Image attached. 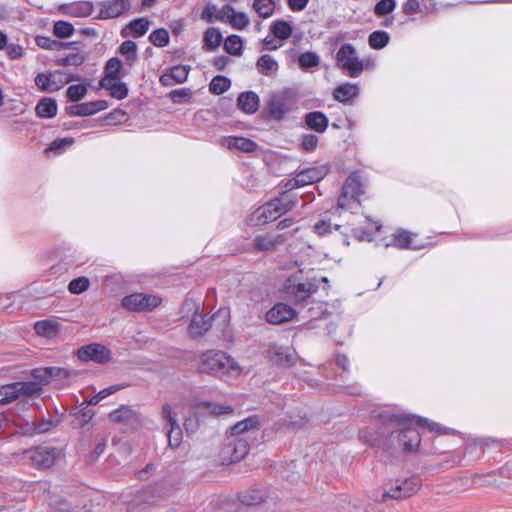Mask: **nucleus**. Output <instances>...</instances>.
<instances>
[{
    "label": "nucleus",
    "instance_id": "55",
    "mask_svg": "<svg viewBox=\"0 0 512 512\" xmlns=\"http://www.w3.org/2000/svg\"><path fill=\"white\" fill-rule=\"evenodd\" d=\"M396 8V0H379L373 9L374 15L378 18L391 14Z\"/></svg>",
    "mask_w": 512,
    "mask_h": 512
},
{
    "label": "nucleus",
    "instance_id": "32",
    "mask_svg": "<svg viewBox=\"0 0 512 512\" xmlns=\"http://www.w3.org/2000/svg\"><path fill=\"white\" fill-rule=\"evenodd\" d=\"M266 498V491L259 488H250L238 494L239 501L247 506L258 505L264 502Z\"/></svg>",
    "mask_w": 512,
    "mask_h": 512
},
{
    "label": "nucleus",
    "instance_id": "49",
    "mask_svg": "<svg viewBox=\"0 0 512 512\" xmlns=\"http://www.w3.org/2000/svg\"><path fill=\"white\" fill-rule=\"evenodd\" d=\"M319 63H320L319 56L315 52H312V51H307V52L301 53L298 57L299 67L304 71H307L311 68L317 67L319 65Z\"/></svg>",
    "mask_w": 512,
    "mask_h": 512
},
{
    "label": "nucleus",
    "instance_id": "4",
    "mask_svg": "<svg viewBox=\"0 0 512 512\" xmlns=\"http://www.w3.org/2000/svg\"><path fill=\"white\" fill-rule=\"evenodd\" d=\"M319 280L316 278L301 281L297 275L288 277L284 282V292L296 304L309 299L319 288Z\"/></svg>",
    "mask_w": 512,
    "mask_h": 512
},
{
    "label": "nucleus",
    "instance_id": "20",
    "mask_svg": "<svg viewBox=\"0 0 512 512\" xmlns=\"http://www.w3.org/2000/svg\"><path fill=\"white\" fill-rule=\"evenodd\" d=\"M189 71L190 66L188 65H175L167 69L166 72L160 76L159 82L164 87L182 84L187 80Z\"/></svg>",
    "mask_w": 512,
    "mask_h": 512
},
{
    "label": "nucleus",
    "instance_id": "48",
    "mask_svg": "<svg viewBox=\"0 0 512 512\" xmlns=\"http://www.w3.org/2000/svg\"><path fill=\"white\" fill-rule=\"evenodd\" d=\"M252 8L261 18H269L275 10L274 0H254Z\"/></svg>",
    "mask_w": 512,
    "mask_h": 512
},
{
    "label": "nucleus",
    "instance_id": "8",
    "mask_svg": "<svg viewBox=\"0 0 512 512\" xmlns=\"http://www.w3.org/2000/svg\"><path fill=\"white\" fill-rule=\"evenodd\" d=\"M336 64L351 78H357L362 74V63L355 47L350 43H345L339 48L336 53Z\"/></svg>",
    "mask_w": 512,
    "mask_h": 512
},
{
    "label": "nucleus",
    "instance_id": "17",
    "mask_svg": "<svg viewBox=\"0 0 512 512\" xmlns=\"http://www.w3.org/2000/svg\"><path fill=\"white\" fill-rule=\"evenodd\" d=\"M297 315L296 310L290 305L278 302L270 308L265 314V320L272 325H281L292 319Z\"/></svg>",
    "mask_w": 512,
    "mask_h": 512
},
{
    "label": "nucleus",
    "instance_id": "22",
    "mask_svg": "<svg viewBox=\"0 0 512 512\" xmlns=\"http://www.w3.org/2000/svg\"><path fill=\"white\" fill-rule=\"evenodd\" d=\"M413 234L404 230L398 229L395 233L391 235V241L386 244L387 247L394 246L399 249H411V250H421L427 247L428 243H415L412 238Z\"/></svg>",
    "mask_w": 512,
    "mask_h": 512
},
{
    "label": "nucleus",
    "instance_id": "9",
    "mask_svg": "<svg viewBox=\"0 0 512 512\" xmlns=\"http://www.w3.org/2000/svg\"><path fill=\"white\" fill-rule=\"evenodd\" d=\"M364 194V184L360 171H353L345 180L337 204L342 209H347L350 202H359V197Z\"/></svg>",
    "mask_w": 512,
    "mask_h": 512
},
{
    "label": "nucleus",
    "instance_id": "16",
    "mask_svg": "<svg viewBox=\"0 0 512 512\" xmlns=\"http://www.w3.org/2000/svg\"><path fill=\"white\" fill-rule=\"evenodd\" d=\"M100 12L96 19L107 20L121 16L131 8L130 0H104L98 3Z\"/></svg>",
    "mask_w": 512,
    "mask_h": 512
},
{
    "label": "nucleus",
    "instance_id": "10",
    "mask_svg": "<svg viewBox=\"0 0 512 512\" xmlns=\"http://www.w3.org/2000/svg\"><path fill=\"white\" fill-rule=\"evenodd\" d=\"M24 458L37 469H48L53 466L59 456V450L50 446H36L24 450Z\"/></svg>",
    "mask_w": 512,
    "mask_h": 512
},
{
    "label": "nucleus",
    "instance_id": "41",
    "mask_svg": "<svg viewBox=\"0 0 512 512\" xmlns=\"http://www.w3.org/2000/svg\"><path fill=\"white\" fill-rule=\"evenodd\" d=\"M16 382L0 386V406L7 405L20 397Z\"/></svg>",
    "mask_w": 512,
    "mask_h": 512
},
{
    "label": "nucleus",
    "instance_id": "33",
    "mask_svg": "<svg viewBox=\"0 0 512 512\" xmlns=\"http://www.w3.org/2000/svg\"><path fill=\"white\" fill-rule=\"evenodd\" d=\"M57 102L54 98L43 97L35 107V113L40 118H53L57 115Z\"/></svg>",
    "mask_w": 512,
    "mask_h": 512
},
{
    "label": "nucleus",
    "instance_id": "38",
    "mask_svg": "<svg viewBox=\"0 0 512 512\" xmlns=\"http://www.w3.org/2000/svg\"><path fill=\"white\" fill-rule=\"evenodd\" d=\"M270 32L279 40H287L293 33V27L290 22L277 19L271 23Z\"/></svg>",
    "mask_w": 512,
    "mask_h": 512
},
{
    "label": "nucleus",
    "instance_id": "54",
    "mask_svg": "<svg viewBox=\"0 0 512 512\" xmlns=\"http://www.w3.org/2000/svg\"><path fill=\"white\" fill-rule=\"evenodd\" d=\"M86 60V54H81V53H70L69 55L65 56V57H62V58H58L54 61L55 65H58V66H63V67H67V66H80L82 65Z\"/></svg>",
    "mask_w": 512,
    "mask_h": 512
},
{
    "label": "nucleus",
    "instance_id": "26",
    "mask_svg": "<svg viewBox=\"0 0 512 512\" xmlns=\"http://www.w3.org/2000/svg\"><path fill=\"white\" fill-rule=\"evenodd\" d=\"M359 92L357 84L346 82L334 88L332 96L340 103L351 104L359 96Z\"/></svg>",
    "mask_w": 512,
    "mask_h": 512
},
{
    "label": "nucleus",
    "instance_id": "42",
    "mask_svg": "<svg viewBox=\"0 0 512 512\" xmlns=\"http://www.w3.org/2000/svg\"><path fill=\"white\" fill-rule=\"evenodd\" d=\"M416 422H421V428H426L430 432H435L438 435H456L458 432L452 428L445 427L437 422H433L428 418L419 416Z\"/></svg>",
    "mask_w": 512,
    "mask_h": 512
},
{
    "label": "nucleus",
    "instance_id": "37",
    "mask_svg": "<svg viewBox=\"0 0 512 512\" xmlns=\"http://www.w3.org/2000/svg\"><path fill=\"white\" fill-rule=\"evenodd\" d=\"M256 67L259 73L264 76H272L276 74L279 69L278 62L269 54L260 56L256 62Z\"/></svg>",
    "mask_w": 512,
    "mask_h": 512
},
{
    "label": "nucleus",
    "instance_id": "3",
    "mask_svg": "<svg viewBox=\"0 0 512 512\" xmlns=\"http://www.w3.org/2000/svg\"><path fill=\"white\" fill-rule=\"evenodd\" d=\"M295 102L296 92L291 88H284L281 91L270 94V98L262 113L267 118L280 122L293 110Z\"/></svg>",
    "mask_w": 512,
    "mask_h": 512
},
{
    "label": "nucleus",
    "instance_id": "27",
    "mask_svg": "<svg viewBox=\"0 0 512 512\" xmlns=\"http://www.w3.org/2000/svg\"><path fill=\"white\" fill-rule=\"evenodd\" d=\"M305 126L317 133H324L329 126V119L322 111H311L303 117Z\"/></svg>",
    "mask_w": 512,
    "mask_h": 512
},
{
    "label": "nucleus",
    "instance_id": "45",
    "mask_svg": "<svg viewBox=\"0 0 512 512\" xmlns=\"http://www.w3.org/2000/svg\"><path fill=\"white\" fill-rule=\"evenodd\" d=\"M226 53L232 56H241L243 54V40L239 35H229L223 45Z\"/></svg>",
    "mask_w": 512,
    "mask_h": 512
},
{
    "label": "nucleus",
    "instance_id": "50",
    "mask_svg": "<svg viewBox=\"0 0 512 512\" xmlns=\"http://www.w3.org/2000/svg\"><path fill=\"white\" fill-rule=\"evenodd\" d=\"M20 395L24 396H33L35 394L40 393L42 390L41 385L43 382H40V380L37 381H18L16 382Z\"/></svg>",
    "mask_w": 512,
    "mask_h": 512
},
{
    "label": "nucleus",
    "instance_id": "30",
    "mask_svg": "<svg viewBox=\"0 0 512 512\" xmlns=\"http://www.w3.org/2000/svg\"><path fill=\"white\" fill-rule=\"evenodd\" d=\"M129 72L123 68V63L120 58H110L104 66V77L102 79L121 80Z\"/></svg>",
    "mask_w": 512,
    "mask_h": 512
},
{
    "label": "nucleus",
    "instance_id": "43",
    "mask_svg": "<svg viewBox=\"0 0 512 512\" xmlns=\"http://www.w3.org/2000/svg\"><path fill=\"white\" fill-rule=\"evenodd\" d=\"M166 435L168 438V446L172 449L178 448L182 443V430L177 421H173L171 425H165Z\"/></svg>",
    "mask_w": 512,
    "mask_h": 512
},
{
    "label": "nucleus",
    "instance_id": "56",
    "mask_svg": "<svg viewBox=\"0 0 512 512\" xmlns=\"http://www.w3.org/2000/svg\"><path fill=\"white\" fill-rule=\"evenodd\" d=\"M149 41L156 47H165L169 44V32L165 28H158L149 35Z\"/></svg>",
    "mask_w": 512,
    "mask_h": 512
},
{
    "label": "nucleus",
    "instance_id": "59",
    "mask_svg": "<svg viewBox=\"0 0 512 512\" xmlns=\"http://www.w3.org/2000/svg\"><path fill=\"white\" fill-rule=\"evenodd\" d=\"M228 22L234 28L243 30L249 25V18L244 12H235L233 15H228Z\"/></svg>",
    "mask_w": 512,
    "mask_h": 512
},
{
    "label": "nucleus",
    "instance_id": "29",
    "mask_svg": "<svg viewBox=\"0 0 512 512\" xmlns=\"http://www.w3.org/2000/svg\"><path fill=\"white\" fill-rule=\"evenodd\" d=\"M259 427V416L251 415L233 425L230 428L231 434L229 436L248 437L247 434L253 432L255 429H259Z\"/></svg>",
    "mask_w": 512,
    "mask_h": 512
},
{
    "label": "nucleus",
    "instance_id": "25",
    "mask_svg": "<svg viewBox=\"0 0 512 512\" xmlns=\"http://www.w3.org/2000/svg\"><path fill=\"white\" fill-rule=\"evenodd\" d=\"M93 3L91 1H78L69 4H63L59 7L62 14L71 17H88L93 13Z\"/></svg>",
    "mask_w": 512,
    "mask_h": 512
},
{
    "label": "nucleus",
    "instance_id": "39",
    "mask_svg": "<svg viewBox=\"0 0 512 512\" xmlns=\"http://www.w3.org/2000/svg\"><path fill=\"white\" fill-rule=\"evenodd\" d=\"M59 323L53 320H40L34 324L37 335L42 337H55L59 332Z\"/></svg>",
    "mask_w": 512,
    "mask_h": 512
},
{
    "label": "nucleus",
    "instance_id": "7",
    "mask_svg": "<svg viewBox=\"0 0 512 512\" xmlns=\"http://www.w3.org/2000/svg\"><path fill=\"white\" fill-rule=\"evenodd\" d=\"M297 197L283 192L280 197L274 198L263 206V211L259 216V220L263 224L271 222L291 211L297 204Z\"/></svg>",
    "mask_w": 512,
    "mask_h": 512
},
{
    "label": "nucleus",
    "instance_id": "13",
    "mask_svg": "<svg viewBox=\"0 0 512 512\" xmlns=\"http://www.w3.org/2000/svg\"><path fill=\"white\" fill-rule=\"evenodd\" d=\"M31 375L34 379L40 380L44 385L49 384L51 381H58L61 385H65L66 381L76 376V371H71L63 367H39L32 370Z\"/></svg>",
    "mask_w": 512,
    "mask_h": 512
},
{
    "label": "nucleus",
    "instance_id": "64",
    "mask_svg": "<svg viewBox=\"0 0 512 512\" xmlns=\"http://www.w3.org/2000/svg\"><path fill=\"white\" fill-rule=\"evenodd\" d=\"M54 512H74L72 505L64 498H56L50 503Z\"/></svg>",
    "mask_w": 512,
    "mask_h": 512
},
{
    "label": "nucleus",
    "instance_id": "11",
    "mask_svg": "<svg viewBox=\"0 0 512 512\" xmlns=\"http://www.w3.org/2000/svg\"><path fill=\"white\" fill-rule=\"evenodd\" d=\"M161 302L162 299L157 295L132 293L122 298L121 305L128 311L148 312L158 307Z\"/></svg>",
    "mask_w": 512,
    "mask_h": 512
},
{
    "label": "nucleus",
    "instance_id": "63",
    "mask_svg": "<svg viewBox=\"0 0 512 512\" xmlns=\"http://www.w3.org/2000/svg\"><path fill=\"white\" fill-rule=\"evenodd\" d=\"M128 119L127 113L122 109H114L108 113L104 120L107 125H117L126 122Z\"/></svg>",
    "mask_w": 512,
    "mask_h": 512
},
{
    "label": "nucleus",
    "instance_id": "47",
    "mask_svg": "<svg viewBox=\"0 0 512 512\" xmlns=\"http://www.w3.org/2000/svg\"><path fill=\"white\" fill-rule=\"evenodd\" d=\"M231 87V80L224 75H216L209 83V92L213 95H221Z\"/></svg>",
    "mask_w": 512,
    "mask_h": 512
},
{
    "label": "nucleus",
    "instance_id": "57",
    "mask_svg": "<svg viewBox=\"0 0 512 512\" xmlns=\"http://www.w3.org/2000/svg\"><path fill=\"white\" fill-rule=\"evenodd\" d=\"M87 94V84H72L66 90V97L72 102H78Z\"/></svg>",
    "mask_w": 512,
    "mask_h": 512
},
{
    "label": "nucleus",
    "instance_id": "6",
    "mask_svg": "<svg viewBox=\"0 0 512 512\" xmlns=\"http://www.w3.org/2000/svg\"><path fill=\"white\" fill-rule=\"evenodd\" d=\"M419 476H411L405 479H397L382 493L380 501L386 502L388 499L400 500L413 496L421 487Z\"/></svg>",
    "mask_w": 512,
    "mask_h": 512
},
{
    "label": "nucleus",
    "instance_id": "51",
    "mask_svg": "<svg viewBox=\"0 0 512 512\" xmlns=\"http://www.w3.org/2000/svg\"><path fill=\"white\" fill-rule=\"evenodd\" d=\"M126 387H128V384H115L110 387L104 388L100 390L97 394L92 396L88 401H86V404L97 405L104 398Z\"/></svg>",
    "mask_w": 512,
    "mask_h": 512
},
{
    "label": "nucleus",
    "instance_id": "14",
    "mask_svg": "<svg viewBox=\"0 0 512 512\" xmlns=\"http://www.w3.org/2000/svg\"><path fill=\"white\" fill-rule=\"evenodd\" d=\"M110 422L135 429L141 424V414L129 405H121L108 414Z\"/></svg>",
    "mask_w": 512,
    "mask_h": 512
},
{
    "label": "nucleus",
    "instance_id": "23",
    "mask_svg": "<svg viewBox=\"0 0 512 512\" xmlns=\"http://www.w3.org/2000/svg\"><path fill=\"white\" fill-rule=\"evenodd\" d=\"M212 325V318L207 314L195 311L188 326V332L192 338L204 335Z\"/></svg>",
    "mask_w": 512,
    "mask_h": 512
},
{
    "label": "nucleus",
    "instance_id": "52",
    "mask_svg": "<svg viewBox=\"0 0 512 512\" xmlns=\"http://www.w3.org/2000/svg\"><path fill=\"white\" fill-rule=\"evenodd\" d=\"M75 32L73 24L68 21L59 20L54 22L53 34L60 39L69 38Z\"/></svg>",
    "mask_w": 512,
    "mask_h": 512
},
{
    "label": "nucleus",
    "instance_id": "35",
    "mask_svg": "<svg viewBox=\"0 0 512 512\" xmlns=\"http://www.w3.org/2000/svg\"><path fill=\"white\" fill-rule=\"evenodd\" d=\"M227 147L229 149H237L242 152L251 153L258 149V144L246 137H229L227 139Z\"/></svg>",
    "mask_w": 512,
    "mask_h": 512
},
{
    "label": "nucleus",
    "instance_id": "5",
    "mask_svg": "<svg viewBox=\"0 0 512 512\" xmlns=\"http://www.w3.org/2000/svg\"><path fill=\"white\" fill-rule=\"evenodd\" d=\"M248 439L249 437L227 436L219 452L221 463L229 465L244 459L250 449Z\"/></svg>",
    "mask_w": 512,
    "mask_h": 512
},
{
    "label": "nucleus",
    "instance_id": "46",
    "mask_svg": "<svg viewBox=\"0 0 512 512\" xmlns=\"http://www.w3.org/2000/svg\"><path fill=\"white\" fill-rule=\"evenodd\" d=\"M389 41L390 35L384 30L373 31L368 36V44L374 50L383 49L388 45Z\"/></svg>",
    "mask_w": 512,
    "mask_h": 512
},
{
    "label": "nucleus",
    "instance_id": "24",
    "mask_svg": "<svg viewBox=\"0 0 512 512\" xmlns=\"http://www.w3.org/2000/svg\"><path fill=\"white\" fill-rule=\"evenodd\" d=\"M150 26V21L146 17H139L131 20L128 24H126L120 31V35L123 38L133 37L140 38L144 36Z\"/></svg>",
    "mask_w": 512,
    "mask_h": 512
},
{
    "label": "nucleus",
    "instance_id": "58",
    "mask_svg": "<svg viewBox=\"0 0 512 512\" xmlns=\"http://www.w3.org/2000/svg\"><path fill=\"white\" fill-rule=\"evenodd\" d=\"M74 143V138L66 137L55 139L45 150V153L48 154L52 152L55 155H59L65 151V149Z\"/></svg>",
    "mask_w": 512,
    "mask_h": 512
},
{
    "label": "nucleus",
    "instance_id": "53",
    "mask_svg": "<svg viewBox=\"0 0 512 512\" xmlns=\"http://www.w3.org/2000/svg\"><path fill=\"white\" fill-rule=\"evenodd\" d=\"M217 6L212 3H207L202 10L201 19L206 21L207 23H213L216 20L221 22H226V16L222 13H217Z\"/></svg>",
    "mask_w": 512,
    "mask_h": 512
},
{
    "label": "nucleus",
    "instance_id": "19",
    "mask_svg": "<svg viewBox=\"0 0 512 512\" xmlns=\"http://www.w3.org/2000/svg\"><path fill=\"white\" fill-rule=\"evenodd\" d=\"M108 108L106 100H96L92 102L80 103L67 106L65 111L70 116H91Z\"/></svg>",
    "mask_w": 512,
    "mask_h": 512
},
{
    "label": "nucleus",
    "instance_id": "36",
    "mask_svg": "<svg viewBox=\"0 0 512 512\" xmlns=\"http://www.w3.org/2000/svg\"><path fill=\"white\" fill-rule=\"evenodd\" d=\"M53 74L51 73H38L34 79L35 85L42 92H54L62 88V85L52 79Z\"/></svg>",
    "mask_w": 512,
    "mask_h": 512
},
{
    "label": "nucleus",
    "instance_id": "15",
    "mask_svg": "<svg viewBox=\"0 0 512 512\" xmlns=\"http://www.w3.org/2000/svg\"><path fill=\"white\" fill-rule=\"evenodd\" d=\"M266 357L272 364L280 367H292L297 362L295 353L289 347L279 346L276 343L268 345Z\"/></svg>",
    "mask_w": 512,
    "mask_h": 512
},
{
    "label": "nucleus",
    "instance_id": "28",
    "mask_svg": "<svg viewBox=\"0 0 512 512\" xmlns=\"http://www.w3.org/2000/svg\"><path fill=\"white\" fill-rule=\"evenodd\" d=\"M260 106V98L254 91H245L237 97V107L246 114H254Z\"/></svg>",
    "mask_w": 512,
    "mask_h": 512
},
{
    "label": "nucleus",
    "instance_id": "44",
    "mask_svg": "<svg viewBox=\"0 0 512 512\" xmlns=\"http://www.w3.org/2000/svg\"><path fill=\"white\" fill-rule=\"evenodd\" d=\"M74 419L72 420V426L74 428H83L86 424H88L95 415L94 410L88 408L87 406L81 407L79 409H75L73 413Z\"/></svg>",
    "mask_w": 512,
    "mask_h": 512
},
{
    "label": "nucleus",
    "instance_id": "21",
    "mask_svg": "<svg viewBox=\"0 0 512 512\" xmlns=\"http://www.w3.org/2000/svg\"><path fill=\"white\" fill-rule=\"evenodd\" d=\"M329 172L330 166L328 164L309 167L298 172L296 182L300 181L302 187L313 184L322 180Z\"/></svg>",
    "mask_w": 512,
    "mask_h": 512
},
{
    "label": "nucleus",
    "instance_id": "60",
    "mask_svg": "<svg viewBox=\"0 0 512 512\" xmlns=\"http://www.w3.org/2000/svg\"><path fill=\"white\" fill-rule=\"evenodd\" d=\"M341 225H332L330 220L320 219L313 227V231L319 236H326L332 232V230H339Z\"/></svg>",
    "mask_w": 512,
    "mask_h": 512
},
{
    "label": "nucleus",
    "instance_id": "34",
    "mask_svg": "<svg viewBox=\"0 0 512 512\" xmlns=\"http://www.w3.org/2000/svg\"><path fill=\"white\" fill-rule=\"evenodd\" d=\"M223 36L218 28L209 27L203 34V49L205 51H215L222 43Z\"/></svg>",
    "mask_w": 512,
    "mask_h": 512
},
{
    "label": "nucleus",
    "instance_id": "18",
    "mask_svg": "<svg viewBox=\"0 0 512 512\" xmlns=\"http://www.w3.org/2000/svg\"><path fill=\"white\" fill-rule=\"evenodd\" d=\"M288 239L286 233L276 235H257L252 242L255 252H272L278 246L283 245Z\"/></svg>",
    "mask_w": 512,
    "mask_h": 512
},
{
    "label": "nucleus",
    "instance_id": "61",
    "mask_svg": "<svg viewBox=\"0 0 512 512\" xmlns=\"http://www.w3.org/2000/svg\"><path fill=\"white\" fill-rule=\"evenodd\" d=\"M319 138L315 134H303L300 138V147L304 152H313L318 146Z\"/></svg>",
    "mask_w": 512,
    "mask_h": 512
},
{
    "label": "nucleus",
    "instance_id": "2",
    "mask_svg": "<svg viewBox=\"0 0 512 512\" xmlns=\"http://www.w3.org/2000/svg\"><path fill=\"white\" fill-rule=\"evenodd\" d=\"M198 372L220 377L239 369L236 361L221 350H208L199 355Z\"/></svg>",
    "mask_w": 512,
    "mask_h": 512
},
{
    "label": "nucleus",
    "instance_id": "40",
    "mask_svg": "<svg viewBox=\"0 0 512 512\" xmlns=\"http://www.w3.org/2000/svg\"><path fill=\"white\" fill-rule=\"evenodd\" d=\"M118 51L121 55L125 56V63L127 66L132 67L137 62V44L134 41H124L119 46Z\"/></svg>",
    "mask_w": 512,
    "mask_h": 512
},
{
    "label": "nucleus",
    "instance_id": "12",
    "mask_svg": "<svg viewBox=\"0 0 512 512\" xmlns=\"http://www.w3.org/2000/svg\"><path fill=\"white\" fill-rule=\"evenodd\" d=\"M112 355V351L100 343L84 345L77 350V357L80 361H92L100 365L109 363L112 360Z\"/></svg>",
    "mask_w": 512,
    "mask_h": 512
},
{
    "label": "nucleus",
    "instance_id": "1",
    "mask_svg": "<svg viewBox=\"0 0 512 512\" xmlns=\"http://www.w3.org/2000/svg\"><path fill=\"white\" fill-rule=\"evenodd\" d=\"M415 414L383 413L373 426L359 430V440L370 446L389 451L400 448L404 453L416 452L421 443V422Z\"/></svg>",
    "mask_w": 512,
    "mask_h": 512
},
{
    "label": "nucleus",
    "instance_id": "31",
    "mask_svg": "<svg viewBox=\"0 0 512 512\" xmlns=\"http://www.w3.org/2000/svg\"><path fill=\"white\" fill-rule=\"evenodd\" d=\"M99 85L101 88L109 90L110 95L117 100H122L128 96L127 84L121 80L101 79Z\"/></svg>",
    "mask_w": 512,
    "mask_h": 512
},
{
    "label": "nucleus",
    "instance_id": "62",
    "mask_svg": "<svg viewBox=\"0 0 512 512\" xmlns=\"http://www.w3.org/2000/svg\"><path fill=\"white\" fill-rule=\"evenodd\" d=\"M90 282L87 277H78L70 281L68 285V290L72 294H80L86 291L89 288Z\"/></svg>",
    "mask_w": 512,
    "mask_h": 512
}]
</instances>
